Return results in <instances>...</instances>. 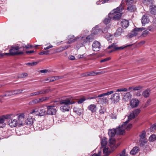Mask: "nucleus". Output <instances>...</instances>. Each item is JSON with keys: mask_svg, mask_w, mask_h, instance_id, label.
Here are the masks:
<instances>
[{"mask_svg": "<svg viewBox=\"0 0 156 156\" xmlns=\"http://www.w3.org/2000/svg\"><path fill=\"white\" fill-rule=\"evenodd\" d=\"M140 137V140H142V139H143L144 138H145L146 136V132L145 131H143L139 135Z\"/></svg>", "mask_w": 156, "mask_h": 156, "instance_id": "obj_38", "label": "nucleus"}, {"mask_svg": "<svg viewBox=\"0 0 156 156\" xmlns=\"http://www.w3.org/2000/svg\"><path fill=\"white\" fill-rule=\"evenodd\" d=\"M23 90L22 89H18L13 90V93L14 95L16 94H20L23 91Z\"/></svg>", "mask_w": 156, "mask_h": 156, "instance_id": "obj_45", "label": "nucleus"}, {"mask_svg": "<svg viewBox=\"0 0 156 156\" xmlns=\"http://www.w3.org/2000/svg\"><path fill=\"white\" fill-rule=\"evenodd\" d=\"M21 47L23 48H32L33 47V46L31 45H30L29 44H28L27 45H23L22 46H21Z\"/></svg>", "mask_w": 156, "mask_h": 156, "instance_id": "obj_51", "label": "nucleus"}, {"mask_svg": "<svg viewBox=\"0 0 156 156\" xmlns=\"http://www.w3.org/2000/svg\"><path fill=\"white\" fill-rule=\"evenodd\" d=\"M30 114L39 116H44L47 114V110L44 106H37L30 112Z\"/></svg>", "mask_w": 156, "mask_h": 156, "instance_id": "obj_3", "label": "nucleus"}, {"mask_svg": "<svg viewBox=\"0 0 156 156\" xmlns=\"http://www.w3.org/2000/svg\"><path fill=\"white\" fill-rule=\"evenodd\" d=\"M107 140L106 138L104 137L101 140V143L102 146L104 147L107 144Z\"/></svg>", "mask_w": 156, "mask_h": 156, "instance_id": "obj_35", "label": "nucleus"}, {"mask_svg": "<svg viewBox=\"0 0 156 156\" xmlns=\"http://www.w3.org/2000/svg\"><path fill=\"white\" fill-rule=\"evenodd\" d=\"M35 96H38L37 91L30 93V95L29 96H28V97H30Z\"/></svg>", "mask_w": 156, "mask_h": 156, "instance_id": "obj_47", "label": "nucleus"}, {"mask_svg": "<svg viewBox=\"0 0 156 156\" xmlns=\"http://www.w3.org/2000/svg\"><path fill=\"white\" fill-rule=\"evenodd\" d=\"M18 121L15 119L10 118L8 122V125L11 127H15L19 125L20 126H23L24 124V115L22 113L18 115L17 116Z\"/></svg>", "mask_w": 156, "mask_h": 156, "instance_id": "obj_1", "label": "nucleus"}, {"mask_svg": "<svg viewBox=\"0 0 156 156\" xmlns=\"http://www.w3.org/2000/svg\"><path fill=\"white\" fill-rule=\"evenodd\" d=\"M111 19H112V17H109L108 15V18H106L104 20L103 22L105 24H107L110 22Z\"/></svg>", "mask_w": 156, "mask_h": 156, "instance_id": "obj_41", "label": "nucleus"}, {"mask_svg": "<svg viewBox=\"0 0 156 156\" xmlns=\"http://www.w3.org/2000/svg\"><path fill=\"white\" fill-rule=\"evenodd\" d=\"M74 97L69 96V98H66L65 99L61 100L60 101V104L63 105H69L74 104L75 102L73 101L74 99Z\"/></svg>", "mask_w": 156, "mask_h": 156, "instance_id": "obj_8", "label": "nucleus"}, {"mask_svg": "<svg viewBox=\"0 0 156 156\" xmlns=\"http://www.w3.org/2000/svg\"><path fill=\"white\" fill-rule=\"evenodd\" d=\"M112 36L110 34H108L105 36L106 38L109 42H110V41L112 40Z\"/></svg>", "mask_w": 156, "mask_h": 156, "instance_id": "obj_42", "label": "nucleus"}, {"mask_svg": "<svg viewBox=\"0 0 156 156\" xmlns=\"http://www.w3.org/2000/svg\"><path fill=\"white\" fill-rule=\"evenodd\" d=\"M129 91H132V90H134V86H132L129 87L128 89Z\"/></svg>", "mask_w": 156, "mask_h": 156, "instance_id": "obj_63", "label": "nucleus"}, {"mask_svg": "<svg viewBox=\"0 0 156 156\" xmlns=\"http://www.w3.org/2000/svg\"><path fill=\"white\" fill-rule=\"evenodd\" d=\"M102 103L107 104L108 103V100L107 98H100Z\"/></svg>", "mask_w": 156, "mask_h": 156, "instance_id": "obj_37", "label": "nucleus"}, {"mask_svg": "<svg viewBox=\"0 0 156 156\" xmlns=\"http://www.w3.org/2000/svg\"><path fill=\"white\" fill-rule=\"evenodd\" d=\"M103 73L102 72H95L94 71H92L88 72L89 76H94L101 74Z\"/></svg>", "mask_w": 156, "mask_h": 156, "instance_id": "obj_29", "label": "nucleus"}, {"mask_svg": "<svg viewBox=\"0 0 156 156\" xmlns=\"http://www.w3.org/2000/svg\"><path fill=\"white\" fill-rule=\"evenodd\" d=\"M147 30L149 31L153 32L155 30V28L154 26L153 25H151L149 26L147 28Z\"/></svg>", "mask_w": 156, "mask_h": 156, "instance_id": "obj_40", "label": "nucleus"}, {"mask_svg": "<svg viewBox=\"0 0 156 156\" xmlns=\"http://www.w3.org/2000/svg\"><path fill=\"white\" fill-rule=\"evenodd\" d=\"M115 140L114 138L113 137L110 138L109 140V143L110 146H111L112 145H114L115 143Z\"/></svg>", "mask_w": 156, "mask_h": 156, "instance_id": "obj_34", "label": "nucleus"}, {"mask_svg": "<svg viewBox=\"0 0 156 156\" xmlns=\"http://www.w3.org/2000/svg\"><path fill=\"white\" fill-rule=\"evenodd\" d=\"M151 91V90L150 89H147L143 91L142 95L145 98H147L149 97Z\"/></svg>", "mask_w": 156, "mask_h": 156, "instance_id": "obj_21", "label": "nucleus"}, {"mask_svg": "<svg viewBox=\"0 0 156 156\" xmlns=\"http://www.w3.org/2000/svg\"><path fill=\"white\" fill-rule=\"evenodd\" d=\"M128 90L126 88L122 87L118 89H117L116 91L117 92H126Z\"/></svg>", "mask_w": 156, "mask_h": 156, "instance_id": "obj_43", "label": "nucleus"}, {"mask_svg": "<svg viewBox=\"0 0 156 156\" xmlns=\"http://www.w3.org/2000/svg\"><path fill=\"white\" fill-rule=\"evenodd\" d=\"M135 95L137 97H140L141 96V94L140 93V92L138 91L135 93Z\"/></svg>", "mask_w": 156, "mask_h": 156, "instance_id": "obj_59", "label": "nucleus"}, {"mask_svg": "<svg viewBox=\"0 0 156 156\" xmlns=\"http://www.w3.org/2000/svg\"><path fill=\"white\" fill-rule=\"evenodd\" d=\"M131 120H129V118L122 125L119 126V129H118L117 133L119 135H123L125 133V129L128 130H129L132 127V125L131 124H129L127 125L128 123Z\"/></svg>", "mask_w": 156, "mask_h": 156, "instance_id": "obj_4", "label": "nucleus"}, {"mask_svg": "<svg viewBox=\"0 0 156 156\" xmlns=\"http://www.w3.org/2000/svg\"><path fill=\"white\" fill-rule=\"evenodd\" d=\"M132 45V44H128L126 45H123L121 47H118L117 46V45L116 44V43H113L108 47L107 49H112L111 50L108 51L109 53H111L114 51L119 50H122L126 47L129 46H131Z\"/></svg>", "mask_w": 156, "mask_h": 156, "instance_id": "obj_6", "label": "nucleus"}, {"mask_svg": "<svg viewBox=\"0 0 156 156\" xmlns=\"http://www.w3.org/2000/svg\"><path fill=\"white\" fill-rule=\"evenodd\" d=\"M123 9V7H118L114 9L109 14V16L112 17L114 20H119L121 16L120 12L122 11Z\"/></svg>", "mask_w": 156, "mask_h": 156, "instance_id": "obj_2", "label": "nucleus"}, {"mask_svg": "<svg viewBox=\"0 0 156 156\" xmlns=\"http://www.w3.org/2000/svg\"><path fill=\"white\" fill-rule=\"evenodd\" d=\"M94 39V38L92 35H89L86 37L85 39L83 40V44L88 43L92 41Z\"/></svg>", "mask_w": 156, "mask_h": 156, "instance_id": "obj_20", "label": "nucleus"}, {"mask_svg": "<svg viewBox=\"0 0 156 156\" xmlns=\"http://www.w3.org/2000/svg\"><path fill=\"white\" fill-rule=\"evenodd\" d=\"M149 33V32L147 30L144 31L142 34V35L144 37H145L147 36V35Z\"/></svg>", "mask_w": 156, "mask_h": 156, "instance_id": "obj_55", "label": "nucleus"}, {"mask_svg": "<svg viewBox=\"0 0 156 156\" xmlns=\"http://www.w3.org/2000/svg\"><path fill=\"white\" fill-rule=\"evenodd\" d=\"M56 104H57L55 103L53 105L47 106V114L53 115L56 114L57 112Z\"/></svg>", "mask_w": 156, "mask_h": 156, "instance_id": "obj_7", "label": "nucleus"}, {"mask_svg": "<svg viewBox=\"0 0 156 156\" xmlns=\"http://www.w3.org/2000/svg\"><path fill=\"white\" fill-rule=\"evenodd\" d=\"M136 9L135 6L133 5H129L127 8V9L131 12L136 11Z\"/></svg>", "mask_w": 156, "mask_h": 156, "instance_id": "obj_28", "label": "nucleus"}, {"mask_svg": "<svg viewBox=\"0 0 156 156\" xmlns=\"http://www.w3.org/2000/svg\"><path fill=\"white\" fill-rule=\"evenodd\" d=\"M114 92V91L113 90H111L109 91H108L107 92L105 93H103L101 94H100L98 96V97H104L105 96L109 95L111 94Z\"/></svg>", "mask_w": 156, "mask_h": 156, "instance_id": "obj_24", "label": "nucleus"}, {"mask_svg": "<svg viewBox=\"0 0 156 156\" xmlns=\"http://www.w3.org/2000/svg\"><path fill=\"white\" fill-rule=\"evenodd\" d=\"M143 87L141 86H137L136 87L134 86V91L142 89Z\"/></svg>", "mask_w": 156, "mask_h": 156, "instance_id": "obj_50", "label": "nucleus"}, {"mask_svg": "<svg viewBox=\"0 0 156 156\" xmlns=\"http://www.w3.org/2000/svg\"><path fill=\"white\" fill-rule=\"evenodd\" d=\"M118 129H119V127L118 128H117L116 129H109L108 134L110 138L114 137L116 133L118 134L117 133Z\"/></svg>", "mask_w": 156, "mask_h": 156, "instance_id": "obj_15", "label": "nucleus"}, {"mask_svg": "<svg viewBox=\"0 0 156 156\" xmlns=\"http://www.w3.org/2000/svg\"><path fill=\"white\" fill-rule=\"evenodd\" d=\"M55 80H58L63 78H64V76H56L55 77Z\"/></svg>", "mask_w": 156, "mask_h": 156, "instance_id": "obj_62", "label": "nucleus"}, {"mask_svg": "<svg viewBox=\"0 0 156 156\" xmlns=\"http://www.w3.org/2000/svg\"><path fill=\"white\" fill-rule=\"evenodd\" d=\"M103 153L104 155L103 156H108L109 154L108 151V149L105 147L103 149Z\"/></svg>", "mask_w": 156, "mask_h": 156, "instance_id": "obj_36", "label": "nucleus"}, {"mask_svg": "<svg viewBox=\"0 0 156 156\" xmlns=\"http://www.w3.org/2000/svg\"><path fill=\"white\" fill-rule=\"evenodd\" d=\"M140 142L141 144L142 145H143L144 144L146 143L147 142V140L145 138L143 139H142L141 140H140Z\"/></svg>", "mask_w": 156, "mask_h": 156, "instance_id": "obj_46", "label": "nucleus"}, {"mask_svg": "<svg viewBox=\"0 0 156 156\" xmlns=\"http://www.w3.org/2000/svg\"><path fill=\"white\" fill-rule=\"evenodd\" d=\"M149 22V19L147 15H144L142 17L141 22L142 25L144 26L146 23H147Z\"/></svg>", "mask_w": 156, "mask_h": 156, "instance_id": "obj_17", "label": "nucleus"}, {"mask_svg": "<svg viewBox=\"0 0 156 156\" xmlns=\"http://www.w3.org/2000/svg\"><path fill=\"white\" fill-rule=\"evenodd\" d=\"M121 24L122 27L126 28L129 25V22L128 20L125 19H122L121 21Z\"/></svg>", "mask_w": 156, "mask_h": 156, "instance_id": "obj_19", "label": "nucleus"}, {"mask_svg": "<svg viewBox=\"0 0 156 156\" xmlns=\"http://www.w3.org/2000/svg\"><path fill=\"white\" fill-rule=\"evenodd\" d=\"M12 115H6L0 117V128L5 127L6 124L5 123V119H10Z\"/></svg>", "mask_w": 156, "mask_h": 156, "instance_id": "obj_9", "label": "nucleus"}, {"mask_svg": "<svg viewBox=\"0 0 156 156\" xmlns=\"http://www.w3.org/2000/svg\"><path fill=\"white\" fill-rule=\"evenodd\" d=\"M88 76H89L88 72L85 73H84L82 74L81 75V76L82 77Z\"/></svg>", "mask_w": 156, "mask_h": 156, "instance_id": "obj_58", "label": "nucleus"}, {"mask_svg": "<svg viewBox=\"0 0 156 156\" xmlns=\"http://www.w3.org/2000/svg\"><path fill=\"white\" fill-rule=\"evenodd\" d=\"M38 99L39 100V103H41L43 102L44 101L43 97H42L41 98H38Z\"/></svg>", "mask_w": 156, "mask_h": 156, "instance_id": "obj_61", "label": "nucleus"}, {"mask_svg": "<svg viewBox=\"0 0 156 156\" xmlns=\"http://www.w3.org/2000/svg\"><path fill=\"white\" fill-rule=\"evenodd\" d=\"M120 99V97L119 94L116 93L112 95L110 98V99L112 101V102L114 104H116L118 102Z\"/></svg>", "mask_w": 156, "mask_h": 156, "instance_id": "obj_10", "label": "nucleus"}, {"mask_svg": "<svg viewBox=\"0 0 156 156\" xmlns=\"http://www.w3.org/2000/svg\"><path fill=\"white\" fill-rule=\"evenodd\" d=\"M140 110L139 109H136L131 113L128 116L129 120H132L137 116L140 113Z\"/></svg>", "mask_w": 156, "mask_h": 156, "instance_id": "obj_12", "label": "nucleus"}, {"mask_svg": "<svg viewBox=\"0 0 156 156\" xmlns=\"http://www.w3.org/2000/svg\"><path fill=\"white\" fill-rule=\"evenodd\" d=\"M49 91V90L48 89H44L37 91L38 95L40 94H46Z\"/></svg>", "mask_w": 156, "mask_h": 156, "instance_id": "obj_31", "label": "nucleus"}, {"mask_svg": "<svg viewBox=\"0 0 156 156\" xmlns=\"http://www.w3.org/2000/svg\"><path fill=\"white\" fill-rule=\"evenodd\" d=\"M156 140V135L155 134H152L151 135L149 138V140L151 142H153Z\"/></svg>", "mask_w": 156, "mask_h": 156, "instance_id": "obj_39", "label": "nucleus"}, {"mask_svg": "<svg viewBox=\"0 0 156 156\" xmlns=\"http://www.w3.org/2000/svg\"><path fill=\"white\" fill-rule=\"evenodd\" d=\"M101 47L100 43L97 41H95L92 45L93 49L94 51H99L100 50Z\"/></svg>", "mask_w": 156, "mask_h": 156, "instance_id": "obj_13", "label": "nucleus"}, {"mask_svg": "<svg viewBox=\"0 0 156 156\" xmlns=\"http://www.w3.org/2000/svg\"><path fill=\"white\" fill-rule=\"evenodd\" d=\"M28 75V74L27 73H23L21 74H20L19 76L18 77L20 78H24Z\"/></svg>", "mask_w": 156, "mask_h": 156, "instance_id": "obj_49", "label": "nucleus"}, {"mask_svg": "<svg viewBox=\"0 0 156 156\" xmlns=\"http://www.w3.org/2000/svg\"><path fill=\"white\" fill-rule=\"evenodd\" d=\"M86 100V99L84 97H82L81 98L79 99L78 101H77V103L79 104H80L83 103L84 101H85Z\"/></svg>", "mask_w": 156, "mask_h": 156, "instance_id": "obj_44", "label": "nucleus"}, {"mask_svg": "<svg viewBox=\"0 0 156 156\" xmlns=\"http://www.w3.org/2000/svg\"><path fill=\"white\" fill-rule=\"evenodd\" d=\"M139 101L136 98H133L130 101V105L133 108L137 107L139 103Z\"/></svg>", "mask_w": 156, "mask_h": 156, "instance_id": "obj_14", "label": "nucleus"}, {"mask_svg": "<svg viewBox=\"0 0 156 156\" xmlns=\"http://www.w3.org/2000/svg\"><path fill=\"white\" fill-rule=\"evenodd\" d=\"M70 107L69 105H63L60 107V110L63 112L68 111L69 110Z\"/></svg>", "mask_w": 156, "mask_h": 156, "instance_id": "obj_23", "label": "nucleus"}, {"mask_svg": "<svg viewBox=\"0 0 156 156\" xmlns=\"http://www.w3.org/2000/svg\"><path fill=\"white\" fill-rule=\"evenodd\" d=\"M39 103V102L38 99L37 98L30 101L29 103V104L31 105H33Z\"/></svg>", "mask_w": 156, "mask_h": 156, "instance_id": "obj_33", "label": "nucleus"}, {"mask_svg": "<svg viewBox=\"0 0 156 156\" xmlns=\"http://www.w3.org/2000/svg\"><path fill=\"white\" fill-rule=\"evenodd\" d=\"M132 97V95L130 92H127L125 93L123 96L122 99L125 101H128Z\"/></svg>", "mask_w": 156, "mask_h": 156, "instance_id": "obj_16", "label": "nucleus"}, {"mask_svg": "<svg viewBox=\"0 0 156 156\" xmlns=\"http://www.w3.org/2000/svg\"><path fill=\"white\" fill-rule=\"evenodd\" d=\"M145 29V28L144 27L135 28L129 34V37H132L135 36L137 34L138 32L142 31L143 30H144Z\"/></svg>", "mask_w": 156, "mask_h": 156, "instance_id": "obj_11", "label": "nucleus"}, {"mask_svg": "<svg viewBox=\"0 0 156 156\" xmlns=\"http://www.w3.org/2000/svg\"><path fill=\"white\" fill-rule=\"evenodd\" d=\"M110 117L112 119H116V115L115 114L111 113L109 115Z\"/></svg>", "mask_w": 156, "mask_h": 156, "instance_id": "obj_57", "label": "nucleus"}, {"mask_svg": "<svg viewBox=\"0 0 156 156\" xmlns=\"http://www.w3.org/2000/svg\"><path fill=\"white\" fill-rule=\"evenodd\" d=\"M105 110L104 108L101 107L100 109L99 110V112L101 114H103L105 113Z\"/></svg>", "mask_w": 156, "mask_h": 156, "instance_id": "obj_53", "label": "nucleus"}, {"mask_svg": "<svg viewBox=\"0 0 156 156\" xmlns=\"http://www.w3.org/2000/svg\"><path fill=\"white\" fill-rule=\"evenodd\" d=\"M14 95V94L13 93V90H12V91H7V92H6L5 93V94H4L3 95H1V96L2 98H4L5 97L10 96H11L12 95Z\"/></svg>", "mask_w": 156, "mask_h": 156, "instance_id": "obj_27", "label": "nucleus"}, {"mask_svg": "<svg viewBox=\"0 0 156 156\" xmlns=\"http://www.w3.org/2000/svg\"><path fill=\"white\" fill-rule=\"evenodd\" d=\"M22 48L21 46L13 45L11 47V48L9 49V53H6L5 54H10L12 55H20L23 54V52L22 51H19V49Z\"/></svg>", "mask_w": 156, "mask_h": 156, "instance_id": "obj_5", "label": "nucleus"}, {"mask_svg": "<svg viewBox=\"0 0 156 156\" xmlns=\"http://www.w3.org/2000/svg\"><path fill=\"white\" fill-rule=\"evenodd\" d=\"M53 46L52 45L50 44L49 46L44 47V50H48L50 48H53Z\"/></svg>", "mask_w": 156, "mask_h": 156, "instance_id": "obj_60", "label": "nucleus"}, {"mask_svg": "<svg viewBox=\"0 0 156 156\" xmlns=\"http://www.w3.org/2000/svg\"><path fill=\"white\" fill-rule=\"evenodd\" d=\"M87 108L92 113H94L97 110V105L95 104H91L88 106Z\"/></svg>", "mask_w": 156, "mask_h": 156, "instance_id": "obj_18", "label": "nucleus"}, {"mask_svg": "<svg viewBox=\"0 0 156 156\" xmlns=\"http://www.w3.org/2000/svg\"><path fill=\"white\" fill-rule=\"evenodd\" d=\"M79 38H80L79 37H76V38H75L74 39H73L70 40H69L68 41V43H72V42H74L76 41L77 40V39H79Z\"/></svg>", "mask_w": 156, "mask_h": 156, "instance_id": "obj_54", "label": "nucleus"}, {"mask_svg": "<svg viewBox=\"0 0 156 156\" xmlns=\"http://www.w3.org/2000/svg\"><path fill=\"white\" fill-rule=\"evenodd\" d=\"M150 11L152 14H156V5H152L150 6Z\"/></svg>", "mask_w": 156, "mask_h": 156, "instance_id": "obj_25", "label": "nucleus"}, {"mask_svg": "<svg viewBox=\"0 0 156 156\" xmlns=\"http://www.w3.org/2000/svg\"><path fill=\"white\" fill-rule=\"evenodd\" d=\"M122 32V29L121 27H119L115 33V35L116 36L120 35Z\"/></svg>", "mask_w": 156, "mask_h": 156, "instance_id": "obj_30", "label": "nucleus"}, {"mask_svg": "<svg viewBox=\"0 0 156 156\" xmlns=\"http://www.w3.org/2000/svg\"><path fill=\"white\" fill-rule=\"evenodd\" d=\"M120 156H127L126 154V150L125 149L123 150L122 151L119 153V154Z\"/></svg>", "mask_w": 156, "mask_h": 156, "instance_id": "obj_52", "label": "nucleus"}, {"mask_svg": "<svg viewBox=\"0 0 156 156\" xmlns=\"http://www.w3.org/2000/svg\"><path fill=\"white\" fill-rule=\"evenodd\" d=\"M73 111L74 112L76 113L79 115H80L83 112V110L82 109L77 107H74L73 108Z\"/></svg>", "mask_w": 156, "mask_h": 156, "instance_id": "obj_26", "label": "nucleus"}, {"mask_svg": "<svg viewBox=\"0 0 156 156\" xmlns=\"http://www.w3.org/2000/svg\"><path fill=\"white\" fill-rule=\"evenodd\" d=\"M111 59V58L110 57H108L106 58H105V59H103L100 61V62H106L108 61L109 60Z\"/></svg>", "mask_w": 156, "mask_h": 156, "instance_id": "obj_56", "label": "nucleus"}, {"mask_svg": "<svg viewBox=\"0 0 156 156\" xmlns=\"http://www.w3.org/2000/svg\"><path fill=\"white\" fill-rule=\"evenodd\" d=\"M86 55L85 54L83 55H78L77 57L78 58L85 59L86 58Z\"/></svg>", "mask_w": 156, "mask_h": 156, "instance_id": "obj_48", "label": "nucleus"}, {"mask_svg": "<svg viewBox=\"0 0 156 156\" xmlns=\"http://www.w3.org/2000/svg\"><path fill=\"white\" fill-rule=\"evenodd\" d=\"M101 152H99L98 154H94L92 156H101Z\"/></svg>", "mask_w": 156, "mask_h": 156, "instance_id": "obj_64", "label": "nucleus"}, {"mask_svg": "<svg viewBox=\"0 0 156 156\" xmlns=\"http://www.w3.org/2000/svg\"><path fill=\"white\" fill-rule=\"evenodd\" d=\"M25 123L26 124L31 125L33 123V119L31 117H29L26 120Z\"/></svg>", "mask_w": 156, "mask_h": 156, "instance_id": "obj_32", "label": "nucleus"}, {"mask_svg": "<svg viewBox=\"0 0 156 156\" xmlns=\"http://www.w3.org/2000/svg\"><path fill=\"white\" fill-rule=\"evenodd\" d=\"M139 147L138 146L134 147L131 151L130 154L132 155H134L137 153L139 151Z\"/></svg>", "mask_w": 156, "mask_h": 156, "instance_id": "obj_22", "label": "nucleus"}]
</instances>
